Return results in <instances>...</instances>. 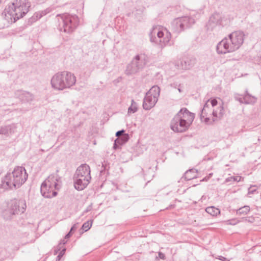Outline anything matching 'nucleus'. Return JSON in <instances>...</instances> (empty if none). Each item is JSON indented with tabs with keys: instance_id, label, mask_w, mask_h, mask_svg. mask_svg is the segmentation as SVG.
I'll return each mask as SVG.
<instances>
[{
	"instance_id": "obj_1",
	"label": "nucleus",
	"mask_w": 261,
	"mask_h": 261,
	"mask_svg": "<svg viewBox=\"0 0 261 261\" xmlns=\"http://www.w3.org/2000/svg\"><path fill=\"white\" fill-rule=\"evenodd\" d=\"M28 175L24 167H15L12 173H7L2 180L0 188L17 189L20 187L28 179Z\"/></svg>"
},
{
	"instance_id": "obj_2",
	"label": "nucleus",
	"mask_w": 261,
	"mask_h": 261,
	"mask_svg": "<svg viewBox=\"0 0 261 261\" xmlns=\"http://www.w3.org/2000/svg\"><path fill=\"white\" fill-rule=\"evenodd\" d=\"M75 75L67 71H59L55 74L50 81L51 87L55 90H63L69 89L75 84Z\"/></svg>"
},
{
	"instance_id": "obj_3",
	"label": "nucleus",
	"mask_w": 261,
	"mask_h": 261,
	"mask_svg": "<svg viewBox=\"0 0 261 261\" xmlns=\"http://www.w3.org/2000/svg\"><path fill=\"white\" fill-rule=\"evenodd\" d=\"M31 7L28 0H17L5 9V16L11 22H15L17 20L23 17L29 11Z\"/></svg>"
},
{
	"instance_id": "obj_4",
	"label": "nucleus",
	"mask_w": 261,
	"mask_h": 261,
	"mask_svg": "<svg viewBox=\"0 0 261 261\" xmlns=\"http://www.w3.org/2000/svg\"><path fill=\"white\" fill-rule=\"evenodd\" d=\"M60 182V178L57 175H50L41 184L40 191L42 195L47 198L57 196L56 190L60 189L61 186L59 183Z\"/></svg>"
},
{
	"instance_id": "obj_5",
	"label": "nucleus",
	"mask_w": 261,
	"mask_h": 261,
	"mask_svg": "<svg viewBox=\"0 0 261 261\" xmlns=\"http://www.w3.org/2000/svg\"><path fill=\"white\" fill-rule=\"evenodd\" d=\"M61 19L60 30L65 33H70L73 32L77 27L79 23L78 17L75 15H71L67 13L58 14L57 16Z\"/></svg>"
},
{
	"instance_id": "obj_6",
	"label": "nucleus",
	"mask_w": 261,
	"mask_h": 261,
	"mask_svg": "<svg viewBox=\"0 0 261 261\" xmlns=\"http://www.w3.org/2000/svg\"><path fill=\"white\" fill-rule=\"evenodd\" d=\"M148 62L147 56L141 54L136 55L129 63L125 70V73L127 75L136 74L142 69Z\"/></svg>"
},
{
	"instance_id": "obj_7",
	"label": "nucleus",
	"mask_w": 261,
	"mask_h": 261,
	"mask_svg": "<svg viewBox=\"0 0 261 261\" xmlns=\"http://www.w3.org/2000/svg\"><path fill=\"white\" fill-rule=\"evenodd\" d=\"M150 39L152 42H159L161 47L165 46L170 40L171 35L167 30L164 31L160 30L158 27H154L151 31Z\"/></svg>"
},
{
	"instance_id": "obj_8",
	"label": "nucleus",
	"mask_w": 261,
	"mask_h": 261,
	"mask_svg": "<svg viewBox=\"0 0 261 261\" xmlns=\"http://www.w3.org/2000/svg\"><path fill=\"white\" fill-rule=\"evenodd\" d=\"M26 207V202L24 199H12L8 203V211L11 215L22 214L25 211Z\"/></svg>"
},
{
	"instance_id": "obj_9",
	"label": "nucleus",
	"mask_w": 261,
	"mask_h": 261,
	"mask_svg": "<svg viewBox=\"0 0 261 261\" xmlns=\"http://www.w3.org/2000/svg\"><path fill=\"white\" fill-rule=\"evenodd\" d=\"M244 34L241 31H234L228 35V40L234 50L239 49L244 42Z\"/></svg>"
},
{
	"instance_id": "obj_10",
	"label": "nucleus",
	"mask_w": 261,
	"mask_h": 261,
	"mask_svg": "<svg viewBox=\"0 0 261 261\" xmlns=\"http://www.w3.org/2000/svg\"><path fill=\"white\" fill-rule=\"evenodd\" d=\"M179 115H176L172 119L170 123L171 129L176 133H183L189 128L187 124L181 119Z\"/></svg>"
},
{
	"instance_id": "obj_11",
	"label": "nucleus",
	"mask_w": 261,
	"mask_h": 261,
	"mask_svg": "<svg viewBox=\"0 0 261 261\" xmlns=\"http://www.w3.org/2000/svg\"><path fill=\"white\" fill-rule=\"evenodd\" d=\"M18 134V125L16 123L0 125V135L10 138Z\"/></svg>"
},
{
	"instance_id": "obj_12",
	"label": "nucleus",
	"mask_w": 261,
	"mask_h": 261,
	"mask_svg": "<svg viewBox=\"0 0 261 261\" xmlns=\"http://www.w3.org/2000/svg\"><path fill=\"white\" fill-rule=\"evenodd\" d=\"M216 50L219 54H225L234 51L228 39L227 38H224L218 43Z\"/></svg>"
},
{
	"instance_id": "obj_13",
	"label": "nucleus",
	"mask_w": 261,
	"mask_h": 261,
	"mask_svg": "<svg viewBox=\"0 0 261 261\" xmlns=\"http://www.w3.org/2000/svg\"><path fill=\"white\" fill-rule=\"evenodd\" d=\"M90 172L89 166L86 164H83L77 168L74 176L90 180L91 179Z\"/></svg>"
},
{
	"instance_id": "obj_14",
	"label": "nucleus",
	"mask_w": 261,
	"mask_h": 261,
	"mask_svg": "<svg viewBox=\"0 0 261 261\" xmlns=\"http://www.w3.org/2000/svg\"><path fill=\"white\" fill-rule=\"evenodd\" d=\"M224 17L219 13L212 15L206 25L207 31H212L218 25H223Z\"/></svg>"
},
{
	"instance_id": "obj_15",
	"label": "nucleus",
	"mask_w": 261,
	"mask_h": 261,
	"mask_svg": "<svg viewBox=\"0 0 261 261\" xmlns=\"http://www.w3.org/2000/svg\"><path fill=\"white\" fill-rule=\"evenodd\" d=\"M181 117V119L187 124L189 127L192 123L193 122L195 115L188 111L186 108H183L176 114Z\"/></svg>"
},
{
	"instance_id": "obj_16",
	"label": "nucleus",
	"mask_w": 261,
	"mask_h": 261,
	"mask_svg": "<svg viewBox=\"0 0 261 261\" xmlns=\"http://www.w3.org/2000/svg\"><path fill=\"white\" fill-rule=\"evenodd\" d=\"M234 98L241 103L244 104H253L255 103L256 100V97L248 93L247 91L244 95L238 93L235 94Z\"/></svg>"
},
{
	"instance_id": "obj_17",
	"label": "nucleus",
	"mask_w": 261,
	"mask_h": 261,
	"mask_svg": "<svg viewBox=\"0 0 261 261\" xmlns=\"http://www.w3.org/2000/svg\"><path fill=\"white\" fill-rule=\"evenodd\" d=\"M15 96L23 102L30 103L34 99V96L32 93L22 90L16 91Z\"/></svg>"
},
{
	"instance_id": "obj_18",
	"label": "nucleus",
	"mask_w": 261,
	"mask_h": 261,
	"mask_svg": "<svg viewBox=\"0 0 261 261\" xmlns=\"http://www.w3.org/2000/svg\"><path fill=\"white\" fill-rule=\"evenodd\" d=\"M158 100V99L155 97H154L153 95L148 94V93L147 92L143 100V109L146 110H150L154 106Z\"/></svg>"
},
{
	"instance_id": "obj_19",
	"label": "nucleus",
	"mask_w": 261,
	"mask_h": 261,
	"mask_svg": "<svg viewBox=\"0 0 261 261\" xmlns=\"http://www.w3.org/2000/svg\"><path fill=\"white\" fill-rule=\"evenodd\" d=\"M74 188L78 191L84 190L89 184L90 180L83 178L74 176Z\"/></svg>"
},
{
	"instance_id": "obj_20",
	"label": "nucleus",
	"mask_w": 261,
	"mask_h": 261,
	"mask_svg": "<svg viewBox=\"0 0 261 261\" xmlns=\"http://www.w3.org/2000/svg\"><path fill=\"white\" fill-rule=\"evenodd\" d=\"M196 63L195 58H187L185 60L181 61V68L184 70H188L193 67Z\"/></svg>"
},
{
	"instance_id": "obj_21",
	"label": "nucleus",
	"mask_w": 261,
	"mask_h": 261,
	"mask_svg": "<svg viewBox=\"0 0 261 261\" xmlns=\"http://www.w3.org/2000/svg\"><path fill=\"white\" fill-rule=\"evenodd\" d=\"M129 139V137L128 134H124L121 136L118 137L114 142L113 148L116 149L118 145H122L126 143Z\"/></svg>"
},
{
	"instance_id": "obj_22",
	"label": "nucleus",
	"mask_w": 261,
	"mask_h": 261,
	"mask_svg": "<svg viewBox=\"0 0 261 261\" xmlns=\"http://www.w3.org/2000/svg\"><path fill=\"white\" fill-rule=\"evenodd\" d=\"M172 29L176 32L179 33L184 31L183 23L180 18L175 19L171 23Z\"/></svg>"
},
{
	"instance_id": "obj_23",
	"label": "nucleus",
	"mask_w": 261,
	"mask_h": 261,
	"mask_svg": "<svg viewBox=\"0 0 261 261\" xmlns=\"http://www.w3.org/2000/svg\"><path fill=\"white\" fill-rule=\"evenodd\" d=\"M181 23H183L184 30L190 28L195 23L193 18L189 16L180 17Z\"/></svg>"
},
{
	"instance_id": "obj_24",
	"label": "nucleus",
	"mask_w": 261,
	"mask_h": 261,
	"mask_svg": "<svg viewBox=\"0 0 261 261\" xmlns=\"http://www.w3.org/2000/svg\"><path fill=\"white\" fill-rule=\"evenodd\" d=\"M197 170L195 169H191L187 170L184 175L185 178L187 180H190L194 178H196Z\"/></svg>"
},
{
	"instance_id": "obj_25",
	"label": "nucleus",
	"mask_w": 261,
	"mask_h": 261,
	"mask_svg": "<svg viewBox=\"0 0 261 261\" xmlns=\"http://www.w3.org/2000/svg\"><path fill=\"white\" fill-rule=\"evenodd\" d=\"M148 94H151L152 96L158 99V97L160 93V88L158 86H153L147 92Z\"/></svg>"
},
{
	"instance_id": "obj_26",
	"label": "nucleus",
	"mask_w": 261,
	"mask_h": 261,
	"mask_svg": "<svg viewBox=\"0 0 261 261\" xmlns=\"http://www.w3.org/2000/svg\"><path fill=\"white\" fill-rule=\"evenodd\" d=\"M205 211L209 214L213 216H217L220 214V211L214 206H209L205 209Z\"/></svg>"
},
{
	"instance_id": "obj_27",
	"label": "nucleus",
	"mask_w": 261,
	"mask_h": 261,
	"mask_svg": "<svg viewBox=\"0 0 261 261\" xmlns=\"http://www.w3.org/2000/svg\"><path fill=\"white\" fill-rule=\"evenodd\" d=\"M250 211V207L248 205H245L239 208L237 213L239 215H246Z\"/></svg>"
},
{
	"instance_id": "obj_28",
	"label": "nucleus",
	"mask_w": 261,
	"mask_h": 261,
	"mask_svg": "<svg viewBox=\"0 0 261 261\" xmlns=\"http://www.w3.org/2000/svg\"><path fill=\"white\" fill-rule=\"evenodd\" d=\"M138 110L137 105L134 99L132 100V105L128 109V113H134Z\"/></svg>"
},
{
	"instance_id": "obj_29",
	"label": "nucleus",
	"mask_w": 261,
	"mask_h": 261,
	"mask_svg": "<svg viewBox=\"0 0 261 261\" xmlns=\"http://www.w3.org/2000/svg\"><path fill=\"white\" fill-rule=\"evenodd\" d=\"M219 112L217 113V111L214 110L213 112V115L214 117L216 118H221L222 117L223 114V108L222 107H220L218 108Z\"/></svg>"
},
{
	"instance_id": "obj_30",
	"label": "nucleus",
	"mask_w": 261,
	"mask_h": 261,
	"mask_svg": "<svg viewBox=\"0 0 261 261\" xmlns=\"http://www.w3.org/2000/svg\"><path fill=\"white\" fill-rule=\"evenodd\" d=\"M92 221H87L85 223H84L82 227V228L83 230H84L85 231H88L91 227L92 226Z\"/></svg>"
},
{
	"instance_id": "obj_31",
	"label": "nucleus",
	"mask_w": 261,
	"mask_h": 261,
	"mask_svg": "<svg viewBox=\"0 0 261 261\" xmlns=\"http://www.w3.org/2000/svg\"><path fill=\"white\" fill-rule=\"evenodd\" d=\"M241 176H230V177H229L228 178H227L226 179H225V181L226 182H230V181H240L241 179Z\"/></svg>"
},
{
	"instance_id": "obj_32",
	"label": "nucleus",
	"mask_w": 261,
	"mask_h": 261,
	"mask_svg": "<svg viewBox=\"0 0 261 261\" xmlns=\"http://www.w3.org/2000/svg\"><path fill=\"white\" fill-rule=\"evenodd\" d=\"M66 241H65V239H63L61 241L60 244L57 246V248L54 251V254H57L59 251H60L61 249H62V245H65L66 243Z\"/></svg>"
},
{
	"instance_id": "obj_33",
	"label": "nucleus",
	"mask_w": 261,
	"mask_h": 261,
	"mask_svg": "<svg viewBox=\"0 0 261 261\" xmlns=\"http://www.w3.org/2000/svg\"><path fill=\"white\" fill-rule=\"evenodd\" d=\"M209 100H207L206 102L204 104L203 109L201 110V114H200V118L202 119V118H204V115H203L204 113V111H206L207 110H209L208 104Z\"/></svg>"
},
{
	"instance_id": "obj_34",
	"label": "nucleus",
	"mask_w": 261,
	"mask_h": 261,
	"mask_svg": "<svg viewBox=\"0 0 261 261\" xmlns=\"http://www.w3.org/2000/svg\"><path fill=\"white\" fill-rule=\"evenodd\" d=\"M61 250V251L60 252L59 254L57 257L56 261H60L66 251V248L65 247H63Z\"/></svg>"
},
{
	"instance_id": "obj_35",
	"label": "nucleus",
	"mask_w": 261,
	"mask_h": 261,
	"mask_svg": "<svg viewBox=\"0 0 261 261\" xmlns=\"http://www.w3.org/2000/svg\"><path fill=\"white\" fill-rule=\"evenodd\" d=\"M48 12V11H47V10H44V11H41V12H38V13H37L36 14L37 19L40 18L43 16L45 15Z\"/></svg>"
},
{
	"instance_id": "obj_36",
	"label": "nucleus",
	"mask_w": 261,
	"mask_h": 261,
	"mask_svg": "<svg viewBox=\"0 0 261 261\" xmlns=\"http://www.w3.org/2000/svg\"><path fill=\"white\" fill-rule=\"evenodd\" d=\"M255 186H250L248 190V195L253 194L256 191V189L255 188Z\"/></svg>"
},
{
	"instance_id": "obj_37",
	"label": "nucleus",
	"mask_w": 261,
	"mask_h": 261,
	"mask_svg": "<svg viewBox=\"0 0 261 261\" xmlns=\"http://www.w3.org/2000/svg\"><path fill=\"white\" fill-rule=\"evenodd\" d=\"M124 132L125 131L123 129H122V130L117 132L116 133V136L117 137L121 136L122 135L125 134Z\"/></svg>"
},
{
	"instance_id": "obj_38",
	"label": "nucleus",
	"mask_w": 261,
	"mask_h": 261,
	"mask_svg": "<svg viewBox=\"0 0 261 261\" xmlns=\"http://www.w3.org/2000/svg\"><path fill=\"white\" fill-rule=\"evenodd\" d=\"M158 256H159L158 257L159 258H161V259H165V254L161 252H159L158 253Z\"/></svg>"
},
{
	"instance_id": "obj_39",
	"label": "nucleus",
	"mask_w": 261,
	"mask_h": 261,
	"mask_svg": "<svg viewBox=\"0 0 261 261\" xmlns=\"http://www.w3.org/2000/svg\"><path fill=\"white\" fill-rule=\"evenodd\" d=\"M208 110H207L206 111H204V113L203 114L204 115V121H205V122L206 123L208 122L209 120H210L208 117H205H205H206L207 116V112L208 111Z\"/></svg>"
},
{
	"instance_id": "obj_40",
	"label": "nucleus",
	"mask_w": 261,
	"mask_h": 261,
	"mask_svg": "<svg viewBox=\"0 0 261 261\" xmlns=\"http://www.w3.org/2000/svg\"><path fill=\"white\" fill-rule=\"evenodd\" d=\"M211 103L213 107L217 105V100L216 99H213L211 100Z\"/></svg>"
},
{
	"instance_id": "obj_41",
	"label": "nucleus",
	"mask_w": 261,
	"mask_h": 261,
	"mask_svg": "<svg viewBox=\"0 0 261 261\" xmlns=\"http://www.w3.org/2000/svg\"><path fill=\"white\" fill-rule=\"evenodd\" d=\"M218 258H219V259H220L222 261H229L226 257L222 256H219Z\"/></svg>"
},
{
	"instance_id": "obj_42",
	"label": "nucleus",
	"mask_w": 261,
	"mask_h": 261,
	"mask_svg": "<svg viewBox=\"0 0 261 261\" xmlns=\"http://www.w3.org/2000/svg\"><path fill=\"white\" fill-rule=\"evenodd\" d=\"M77 228V226L76 224H74L72 226V227L71 228L70 232H72V231L75 230Z\"/></svg>"
},
{
	"instance_id": "obj_43",
	"label": "nucleus",
	"mask_w": 261,
	"mask_h": 261,
	"mask_svg": "<svg viewBox=\"0 0 261 261\" xmlns=\"http://www.w3.org/2000/svg\"><path fill=\"white\" fill-rule=\"evenodd\" d=\"M71 232L70 231L65 236V239H67L71 237Z\"/></svg>"
},
{
	"instance_id": "obj_44",
	"label": "nucleus",
	"mask_w": 261,
	"mask_h": 261,
	"mask_svg": "<svg viewBox=\"0 0 261 261\" xmlns=\"http://www.w3.org/2000/svg\"><path fill=\"white\" fill-rule=\"evenodd\" d=\"M177 89H178V90L179 92H180H180H182V90L181 89V88H180V87H178V88H177Z\"/></svg>"
},
{
	"instance_id": "obj_45",
	"label": "nucleus",
	"mask_w": 261,
	"mask_h": 261,
	"mask_svg": "<svg viewBox=\"0 0 261 261\" xmlns=\"http://www.w3.org/2000/svg\"><path fill=\"white\" fill-rule=\"evenodd\" d=\"M171 87H174V88H176V86H175V84H171Z\"/></svg>"
},
{
	"instance_id": "obj_46",
	"label": "nucleus",
	"mask_w": 261,
	"mask_h": 261,
	"mask_svg": "<svg viewBox=\"0 0 261 261\" xmlns=\"http://www.w3.org/2000/svg\"><path fill=\"white\" fill-rule=\"evenodd\" d=\"M90 210V208H87V209L85 211V212L87 213Z\"/></svg>"
},
{
	"instance_id": "obj_47",
	"label": "nucleus",
	"mask_w": 261,
	"mask_h": 261,
	"mask_svg": "<svg viewBox=\"0 0 261 261\" xmlns=\"http://www.w3.org/2000/svg\"><path fill=\"white\" fill-rule=\"evenodd\" d=\"M2 0H0V4L2 3Z\"/></svg>"
}]
</instances>
